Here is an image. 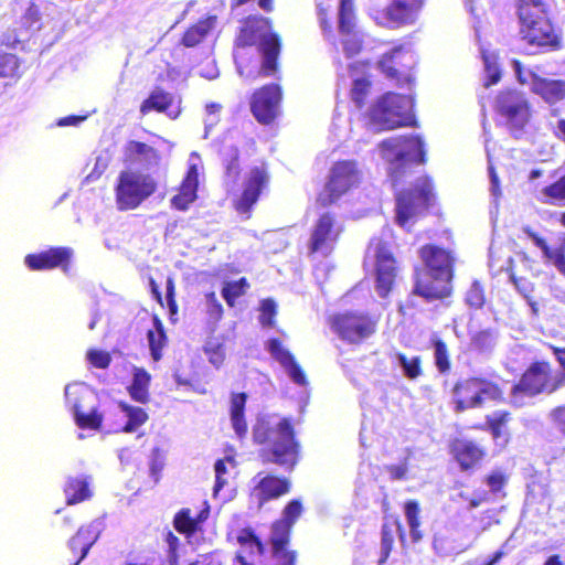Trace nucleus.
I'll return each instance as SVG.
<instances>
[{
    "mask_svg": "<svg viewBox=\"0 0 565 565\" xmlns=\"http://www.w3.org/2000/svg\"><path fill=\"white\" fill-rule=\"evenodd\" d=\"M415 65V55L404 44L394 46L384 53L379 61L380 70L398 86L413 84V68Z\"/></svg>",
    "mask_w": 565,
    "mask_h": 565,
    "instance_id": "obj_17",
    "label": "nucleus"
},
{
    "mask_svg": "<svg viewBox=\"0 0 565 565\" xmlns=\"http://www.w3.org/2000/svg\"><path fill=\"white\" fill-rule=\"evenodd\" d=\"M546 348L551 351V353L554 355L558 366L559 371L557 370V375L559 381L562 382L563 387L565 386V347H558L553 343H545Z\"/></svg>",
    "mask_w": 565,
    "mask_h": 565,
    "instance_id": "obj_60",
    "label": "nucleus"
},
{
    "mask_svg": "<svg viewBox=\"0 0 565 565\" xmlns=\"http://www.w3.org/2000/svg\"><path fill=\"white\" fill-rule=\"evenodd\" d=\"M252 435L254 444L260 446L258 457L262 463L276 465L286 471H292L298 465L301 446L291 418L282 417L278 422L259 418Z\"/></svg>",
    "mask_w": 565,
    "mask_h": 565,
    "instance_id": "obj_2",
    "label": "nucleus"
},
{
    "mask_svg": "<svg viewBox=\"0 0 565 565\" xmlns=\"http://www.w3.org/2000/svg\"><path fill=\"white\" fill-rule=\"evenodd\" d=\"M369 248L374 253L375 290L381 298H386L392 292L399 274L398 262L390 246L382 238L375 237Z\"/></svg>",
    "mask_w": 565,
    "mask_h": 565,
    "instance_id": "obj_15",
    "label": "nucleus"
},
{
    "mask_svg": "<svg viewBox=\"0 0 565 565\" xmlns=\"http://www.w3.org/2000/svg\"><path fill=\"white\" fill-rule=\"evenodd\" d=\"M543 202L548 205L565 206V171L541 190Z\"/></svg>",
    "mask_w": 565,
    "mask_h": 565,
    "instance_id": "obj_43",
    "label": "nucleus"
},
{
    "mask_svg": "<svg viewBox=\"0 0 565 565\" xmlns=\"http://www.w3.org/2000/svg\"><path fill=\"white\" fill-rule=\"evenodd\" d=\"M511 418L512 414L509 411H497L486 416L483 428L490 431L494 440H498L502 437L504 427Z\"/></svg>",
    "mask_w": 565,
    "mask_h": 565,
    "instance_id": "obj_46",
    "label": "nucleus"
},
{
    "mask_svg": "<svg viewBox=\"0 0 565 565\" xmlns=\"http://www.w3.org/2000/svg\"><path fill=\"white\" fill-rule=\"evenodd\" d=\"M147 338L152 359L159 361L162 356V349L166 347L168 338L163 323L157 316L153 317V328L148 330Z\"/></svg>",
    "mask_w": 565,
    "mask_h": 565,
    "instance_id": "obj_44",
    "label": "nucleus"
},
{
    "mask_svg": "<svg viewBox=\"0 0 565 565\" xmlns=\"http://www.w3.org/2000/svg\"><path fill=\"white\" fill-rule=\"evenodd\" d=\"M372 82L367 78H356L351 88V98L358 108H363L370 96Z\"/></svg>",
    "mask_w": 565,
    "mask_h": 565,
    "instance_id": "obj_51",
    "label": "nucleus"
},
{
    "mask_svg": "<svg viewBox=\"0 0 565 565\" xmlns=\"http://www.w3.org/2000/svg\"><path fill=\"white\" fill-rule=\"evenodd\" d=\"M396 358L407 379L415 380L423 374L422 358L419 355L408 358L405 353L399 352L396 354Z\"/></svg>",
    "mask_w": 565,
    "mask_h": 565,
    "instance_id": "obj_50",
    "label": "nucleus"
},
{
    "mask_svg": "<svg viewBox=\"0 0 565 565\" xmlns=\"http://www.w3.org/2000/svg\"><path fill=\"white\" fill-rule=\"evenodd\" d=\"M246 393H233L231 396L230 415L235 434L242 439L247 435L248 425L245 418Z\"/></svg>",
    "mask_w": 565,
    "mask_h": 565,
    "instance_id": "obj_38",
    "label": "nucleus"
},
{
    "mask_svg": "<svg viewBox=\"0 0 565 565\" xmlns=\"http://www.w3.org/2000/svg\"><path fill=\"white\" fill-rule=\"evenodd\" d=\"M531 90L546 104L555 105L565 98V79H551L535 73L531 74Z\"/></svg>",
    "mask_w": 565,
    "mask_h": 565,
    "instance_id": "obj_32",
    "label": "nucleus"
},
{
    "mask_svg": "<svg viewBox=\"0 0 565 565\" xmlns=\"http://www.w3.org/2000/svg\"><path fill=\"white\" fill-rule=\"evenodd\" d=\"M141 115H148L151 111L168 114L171 118L180 115L179 106L174 107V96L161 87H154L149 96L142 100L139 108Z\"/></svg>",
    "mask_w": 565,
    "mask_h": 565,
    "instance_id": "obj_29",
    "label": "nucleus"
},
{
    "mask_svg": "<svg viewBox=\"0 0 565 565\" xmlns=\"http://www.w3.org/2000/svg\"><path fill=\"white\" fill-rule=\"evenodd\" d=\"M259 504L277 500L291 490V481L288 477L266 473L263 476L254 488Z\"/></svg>",
    "mask_w": 565,
    "mask_h": 565,
    "instance_id": "obj_27",
    "label": "nucleus"
},
{
    "mask_svg": "<svg viewBox=\"0 0 565 565\" xmlns=\"http://www.w3.org/2000/svg\"><path fill=\"white\" fill-rule=\"evenodd\" d=\"M426 276L416 273L413 294L426 301L444 300L452 294L456 257L452 250L427 243L418 248Z\"/></svg>",
    "mask_w": 565,
    "mask_h": 565,
    "instance_id": "obj_3",
    "label": "nucleus"
},
{
    "mask_svg": "<svg viewBox=\"0 0 565 565\" xmlns=\"http://www.w3.org/2000/svg\"><path fill=\"white\" fill-rule=\"evenodd\" d=\"M338 29L342 35L350 36L343 40V50L348 57H352L362 50V40L355 35L356 13L354 0H340L338 10Z\"/></svg>",
    "mask_w": 565,
    "mask_h": 565,
    "instance_id": "obj_24",
    "label": "nucleus"
},
{
    "mask_svg": "<svg viewBox=\"0 0 565 565\" xmlns=\"http://www.w3.org/2000/svg\"><path fill=\"white\" fill-rule=\"evenodd\" d=\"M204 352L209 358V361L215 366L221 365L225 359V350L222 343L209 340L204 345Z\"/></svg>",
    "mask_w": 565,
    "mask_h": 565,
    "instance_id": "obj_58",
    "label": "nucleus"
},
{
    "mask_svg": "<svg viewBox=\"0 0 565 565\" xmlns=\"http://www.w3.org/2000/svg\"><path fill=\"white\" fill-rule=\"evenodd\" d=\"M266 347L270 355L286 370L294 383L301 386L308 384L305 371L296 361L294 354L284 348L278 338L269 339Z\"/></svg>",
    "mask_w": 565,
    "mask_h": 565,
    "instance_id": "obj_25",
    "label": "nucleus"
},
{
    "mask_svg": "<svg viewBox=\"0 0 565 565\" xmlns=\"http://www.w3.org/2000/svg\"><path fill=\"white\" fill-rule=\"evenodd\" d=\"M248 288L249 282L245 277L234 281H226L222 288V297L228 307H234L236 299L244 296Z\"/></svg>",
    "mask_w": 565,
    "mask_h": 565,
    "instance_id": "obj_47",
    "label": "nucleus"
},
{
    "mask_svg": "<svg viewBox=\"0 0 565 565\" xmlns=\"http://www.w3.org/2000/svg\"><path fill=\"white\" fill-rule=\"evenodd\" d=\"M379 149L388 163V175L394 184L406 177L413 166L426 163L425 143L417 135L394 136L382 140Z\"/></svg>",
    "mask_w": 565,
    "mask_h": 565,
    "instance_id": "obj_5",
    "label": "nucleus"
},
{
    "mask_svg": "<svg viewBox=\"0 0 565 565\" xmlns=\"http://www.w3.org/2000/svg\"><path fill=\"white\" fill-rule=\"evenodd\" d=\"M20 62L17 55L0 52V77H14L19 73Z\"/></svg>",
    "mask_w": 565,
    "mask_h": 565,
    "instance_id": "obj_52",
    "label": "nucleus"
},
{
    "mask_svg": "<svg viewBox=\"0 0 565 565\" xmlns=\"http://www.w3.org/2000/svg\"><path fill=\"white\" fill-rule=\"evenodd\" d=\"M199 171L195 164L188 168L186 173L178 188V193L171 198V206L178 211H185L198 198Z\"/></svg>",
    "mask_w": 565,
    "mask_h": 565,
    "instance_id": "obj_30",
    "label": "nucleus"
},
{
    "mask_svg": "<svg viewBox=\"0 0 565 565\" xmlns=\"http://www.w3.org/2000/svg\"><path fill=\"white\" fill-rule=\"evenodd\" d=\"M343 228L334 214L324 212L316 220L308 243L310 254H330L338 243Z\"/></svg>",
    "mask_w": 565,
    "mask_h": 565,
    "instance_id": "obj_19",
    "label": "nucleus"
},
{
    "mask_svg": "<svg viewBox=\"0 0 565 565\" xmlns=\"http://www.w3.org/2000/svg\"><path fill=\"white\" fill-rule=\"evenodd\" d=\"M516 14L519 34L525 44L540 52L562 49V32L552 21L547 0H518Z\"/></svg>",
    "mask_w": 565,
    "mask_h": 565,
    "instance_id": "obj_4",
    "label": "nucleus"
},
{
    "mask_svg": "<svg viewBox=\"0 0 565 565\" xmlns=\"http://www.w3.org/2000/svg\"><path fill=\"white\" fill-rule=\"evenodd\" d=\"M367 118L370 125L377 131L416 127L414 98L394 92L384 93L370 106Z\"/></svg>",
    "mask_w": 565,
    "mask_h": 565,
    "instance_id": "obj_6",
    "label": "nucleus"
},
{
    "mask_svg": "<svg viewBox=\"0 0 565 565\" xmlns=\"http://www.w3.org/2000/svg\"><path fill=\"white\" fill-rule=\"evenodd\" d=\"M206 301V315L211 321L214 323L222 320L224 315V309L222 303L217 300L216 294L214 291H210L205 295Z\"/></svg>",
    "mask_w": 565,
    "mask_h": 565,
    "instance_id": "obj_56",
    "label": "nucleus"
},
{
    "mask_svg": "<svg viewBox=\"0 0 565 565\" xmlns=\"http://www.w3.org/2000/svg\"><path fill=\"white\" fill-rule=\"evenodd\" d=\"M88 363L96 369H107L111 363V355L108 351L90 349L86 353Z\"/></svg>",
    "mask_w": 565,
    "mask_h": 565,
    "instance_id": "obj_57",
    "label": "nucleus"
},
{
    "mask_svg": "<svg viewBox=\"0 0 565 565\" xmlns=\"http://www.w3.org/2000/svg\"><path fill=\"white\" fill-rule=\"evenodd\" d=\"M563 388L557 370L548 360H533L511 387L512 397L553 395Z\"/></svg>",
    "mask_w": 565,
    "mask_h": 565,
    "instance_id": "obj_10",
    "label": "nucleus"
},
{
    "mask_svg": "<svg viewBox=\"0 0 565 565\" xmlns=\"http://www.w3.org/2000/svg\"><path fill=\"white\" fill-rule=\"evenodd\" d=\"M395 222L401 227H409L425 216L435 203L431 178L424 175L411 188L401 190L395 196Z\"/></svg>",
    "mask_w": 565,
    "mask_h": 565,
    "instance_id": "obj_8",
    "label": "nucleus"
},
{
    "mask_svg": "<svg viewBox=\"0 0 565 565\" xmlns=\"http://www.w3.org/2000/svg\"><path fill=\"white\" fill-rule=\"evenodd\" d=\"M508 481L509 476L500 470H493L484 477V482L493 494L502 492Z\"/></svg>",
    "mask_w": 565,
    "mask_h": 565,
    "instance_id": "obj_55",
    "label": "nucleus"
},
{
    "mask_svg": "<svg viewBox=\"0 0 565 565\" xmlns=\"http://www.w3.org/2000/svg\"><path fill=\"white\" fill-rule=\"evenodd\" d=\"M73 255L74 252L71 247H50L40 253L28 254L24 257V263L29 269L34 271L49 270L57 267L62 268L63 271H67Z\"/></svg>",
    "mask_w": 565,
    "mask_h": 565,
    "instance_id": "obj_23",
    "label": "nucleus"
},
{
    "mask_svg": "<svg viewBox=\"0 0 565 565\" xmlns=\"http://www.w3.org/2000/svg\"><path fill=\"white\" fill-rule=\"evenodd\" d=\"M92 481L89 475L68 476L63 487L66 504L74 505L89 500L93 497Z\"/></svg>",
    "mask_w": 565,
    "mask_h": 565,
    "instance_id": "obj_33",
    "label": "nucleus"
},
{
    "mask_svg": "<svg viewBox=\"0 0 565 565\" xmlns=\"http://www.w3.org/2000/svg\"><path fill=\"white\" fill-rule=\"evenodd\" d=\"M118 407L127 417V422L115 428L116 433H134L149 419L147 412L141 407L129 405L126 402H119Z\"/></svg>",
    "mask_w": 565,
    "mask_h": 565,
    "instance_id": "obj_39",
    "label": "nucleus"
},
{
    "mask_svg": "<svg viewBox=\"0 0 565 565\" xmlns=\"http://www.w3.org/2000/svg\"><path fill=\"white\" fill-rule=\"evenodd\" d=\"M73 413L75 424L81 429L98 430L102 427L103 415L99 414L97 409H92L86 414L81 411L78 405H74Z\"/></svg>",
    "mask_w": 565,
    "mask_h": 565,
    "instance_id": "obj_48",
    "label": "nucleus"
},
{
    "mask_svg": "<svg viewBox=\"0 0 565 565\" xmlns=\"http://www.w3.org/2000/svg\"><path fill=\"white\" fill-rule=\"evenodd\" d=\"M430 345L434 349V362L440 374H449L452 369L450 351L441 338L435 335L430 339Z\"/></svg>",
    "mask_w": 565,
    "mask_h": 565,
    "instance_id": "obj_45",
    "label": "nucleus"
},
{
    "mask_svg": "<svg viewBox=\"0 0 565 565\" xmlns=\"http://www.w3.org/2000/svg\"><path fill=\"white\" fill-rule=\"evenodd\" d=\"M299 499L290 500L284 508L281 518L270 524L269 545L275 565H297L298 551L290 547L294 525L302 514Z\"/></svg>",
    "mask_w": 565,
    "mask_h": 565,
    "instance_id": "obj_9",
    "label": "nucleus"
},
{
    "mask_svg": "<svg viewBox=\"0 0 565 565\" xmlns=\"http://www.w3.org/2000/svg\"><path fill=\"white\" fill-rule=\"evenodd\" d=\"M216 15H207L191 24L182 34L180 43L185 47H194L201 44L215 28Z\"/></svg>",
    "mask_w": 565,
    "mask_h": 565,
    "instance_id": "obj_34",
    "label": "nucleus"
},
{
    "mask_svg": "<svg viewBox=\"0 0 565 565\" xmlns=\"http://www.w3.org/2000/svg\"><path fill=\"white\" fill-rule=\"evenodd\" d=\"M523 233L541 249L543 257L565 277V233L559 236V244L552 247L547 239L530 226L523 227Z\"/></svg>",
    "mask_w": 565,
    "mask_h": 565,
    "instance_id": "obj_26",
    "label": "nucleus"
},
{
    "mask_svg": "<svg viewBox=\"0 0 565 565\" xmlns=\"http://www.w3.org/2000/svg\"><path fill=\"white\" fill-rule=\"evenodd\" d=\"M241 173L239 167V151L237 148H233L231 157L226 160L225 163V174L227 178L235 181Z\"/></svg>",
    "mask_w": 565,
    "mask_h": 565,
    "instance_id": "obj_61",
    "label": "nucleus"
},
{
    "mask_svg": "<svg viewBox=\"0 0 565 565\" xmlns=\"http://www.w3.org/2000/svg\"><path fill=\"white\" fill-rule=\"evenodd\" d=\"M520 264L515 265L512 258L508 260L507 271L511 282L516 290L523 296L527 297L533 294L535 285L532 281L542 273L539 260L532 258L527 253H519Z\"/></svg>",
    "mask_w": 565,
    "mask_h": 565,
    "instance_id": "obj_22",
    "label": "nucleus"
},
{
    "mask_svg": "<svg viewBox=\"0 0 565 565\" xmlns=\"http://www.w3.org/2000/svg\"><path fill=\"white\" fill-rule=\"evenodd\" d=\"M550 417L565 437V404L554 407L550 413Z\"/></svg>",
    "mask_w": 565,
    "mask_h": 565,
    "instance_id": "obj_64",
    "label": "nucleus"
},
{
    "mask_svg": "<svg viewBox=\"0 0 565 565\" xmlns=\"http://www.w3.org/2000/svg\"><path fill=\"white\" fill-rule=\"evenodd\" d=\"M482 61L486 72L484 87H490L498 84L501 79V70L499 66L498 56L494 53L483 51Z\"/></svg>",
    "mask_w": 565,
    "mask_h": 565,
    "instance_id": "obj_49",
    "label": "nucleus"
},
{
    "mask_svg": "<svg viewBox=\"0 0 565 565\" xmlns=\"http://www.w3.org/2000/svg\"><path fill=\"white\" fill-rule=\"evenodd\" d=\"M150 374L143 369H136L131 384L127 387L130 397L138 403L147 404L150 401Z\"/></svg>",
    "mask_w": 565,
    "mask_h": 565,
    "instance_id": "obj_40",
    "label": "nucleus"
},
{
    "mask_svg": "<svg viewBox=\"0 0 565 565\" xmlns=\"http://www.w3.org/2000/svg\"><path fill=\"white\" fill-rule=\"evenodd\" d=\"M412 455V450L407 449V457L398 465H388L385 470L388 472L390 480L399 481L405 480L408 477V463L407 459Z\"/></svg>",
    "mask_w": 565,
    "mask_h": 565,
    "instance_id": "obj_59",
    "label": "nucleus"
},
{
    "mask_svg": "<svg viewBox=\"0 0 565 565\" xmlns=\"http://www.w3.org/2000/svg\"><path fill=\"white\" fill-rule=\"evenodd\" d=\"M157 182L150 175L134 170H124L115 185L116 205L119 211L135 210L157 191Z\"/></svg>",
    "mask_w": 565,
    "mask_h": 565,
    "instance_id": "obj_13",
    "label": "nucleus"
},
{
    "mask_svg": "<svg viewBox=\"0 0 565 565\" xmlns=\"http://www.w3.org/2000/svg\"><path fill=\"white\" fill-rule=\"evenodd\" d=\"M268 183L269 172L267 166L253 167L244 180L242 194L233 202L235 211L239 214H248Z\"/></svg>",
    "mask_w": 565,
    "mask_h": 565,
    "instance_id": "obj_21",
    "label": "nucleus"
},
{
    "mask_svg": "<svg viewBox=\"0 0 565 565\" xmlns=\"http://www.w3.org/2000/svg\"><path fill=\"white\" fill-rule=\"evenodd\" d=\"M282 87L277 83H267L256 88L249 97V109L260 125H271L281 114Z\"/></svg>",
    "mask_w": 565,
    "mask_h": 565,
    "instance_id": "obj_16",
    "label": "nucleus"
},
{
    "mask_svg": "<svg viewBox=\"0 0 565 565\" xmlns=\"http://www.w3.org/2000/svg\"><path fill=\"white\" fill-rule=\"evenodd\" d=\"M96 540L97 534L90 526H81L68 542L70 548L75 558L71 565H78L86 557Z\"/></svg>",
    "mask_w": 565,
    "mask_h": 565,
    "instance_id": "obj_36",
    "label": "nucleus"
},
{
    "mask_svg": "<svg viewBox=\"0 0 565 565\" xmlns=\"http://www.w3.org/2000/svg\"><path fill=\"white\" fill-rule=\"evenodd\" d=\"M497 331L492 328L476 331L470 337L469 348L478 354H488L497 345Z\"/></svg>",
    "mask_w": 565,
    "mask_h": 565,
    "instance_id": "obj_42",
    "label": "nucleus"
},
{
    "mask_svg": "<svg viewBox=\"0 0 565 565\" xmlns=\"http://www.w3.org/2000/svg\"><path fill=\"white\" fill-rule=\"evenodd\" d=\"M271 29V20L260 14H249L241 20L233 56L242 78L255 82L276 77L279 73L281 39Z\"/></svg>",
    "mask_w": 565,
    "mask_h": 565,
    "instance_id": "obj_1",
    "label": "nucleus"
},
{
    "mask_svg": "<svg viewBox=\"0 0 565 565\" xmlns=\"http://www.w3.org/2000/svg\"><path fill=\"white\" fill-rule=\"evenodd\" d=\"M362 178L363 173L356 160L333 162L323 189L317 194L316 204L321 209L335 204L343 195L356 189Z\"/></svg>",
    "mask_w": 565,
    "mask_h": 565,
    "instance_id": "obj_12",
    "label": "nucleus"
},
{
    "mask_svg": "<svg viewBox=\"0 0 565 565\" xmlns=\"http://www.w3.org/2000/svg\"><path fill=\"white\" fill-rule=\"evenodd\" d=\"M210 514V508L206 505L195 515H191V510L183 508L178 511L173 518V526L177 532L191 536L200 529V524L204 522Z\"/></svg>",
    "mask_w": 565,
    "mask_h": 565,
    "instance_id": "obj_35",
    "label": "nucleus"
},
{
    "mask_svg": "<svg viewBox=\"0 0 565 565\" xmlns=\"http://www.w3.org/2000/svg\"><path fill=\"white\" fill-rule=\"evenodd\" d=\"M493 110L500 125L516 139L526 132L533 117V108L529 97L518 88H504L498 92Z\"/></svg>",
    "mask_w": 565,
    "mask_h": 565,
    "instance_id": "obj_7",
    "label": "nucleus"
},
{
    "mask_svg": "<svg viewBox=\"0 0 565 565\" xmlns=\"http://www.w3.org/2000/svg\"><path fill=\"white\" fill-rule=\"evenodd\" d=\"M398 535V540L401 545L405 547L406 544V533L405 529L398 516H388L384 519V522L381 526V551L380 558L377 563L380 565L384 564L390 557L391 552L394 547L395 535Z\"/></svg>",
    "mask_w": 565,
    "mask_h": 565,
    "instance_id": "obj_28",
    "label": "nucleus"
},
{
    "mask_svg": "<svg viewBox=\"0 0 565 565\" xmlns=\"http://www.w3.org/2000/svg\"><path fill=\"white\" fill-rule=\"evenodd\" d=\"M236 542L242 547L235 554V561L241 565H256L254 562L248 561L247 556L263 555L265 545L262 540L256 535L252 527H243L236 532Z\"/></svg>",
    "mask_w": 565,
    "mask_h": 565,
    "instance_id": "obj_31",
    "label": "nucleus"
},
{
    "mask_svg": "<svg viewBox=\"0 0 565 565\" xmlns=\"http://www.w3.org/2000/svg\"><path fill=\"white\" fill-rule=\"evenodd\" d=\"M466 302L473 309H480L486 303L484 287L479 281H473L467 290Z\"/></svg>",
    "mask_w": 565,
    "mask_h": 565,
    "instance_id": "obj_53",
    "label": "nucleus"
},
{
    "mask_svg": "<svg viewBox=\"0 0 565 565\" xmlns=\"http://www.w3.org/2000/svg\"><path fill=\"white\" fill-rule=\"evenodd\" d=\"M449 454L461 472L479 469L488 458V448L469 438H454L449 443Z\"/></svg>",
    "mask_w": 565,
    "mask_h": 565,
    "instance_id": "obj_20",
    "label": "nucleus"
},
{
    "mask_svg": "<svg viewBox=\"0 0 565 565\" xmlns=\"http://www.w3.org/2000/svg\"><path fill=\"white\" fill-rule=\"evenodd\" d=\"M166 542L168 544V559L169 565H179V554L178 548L180 544V540L175 536L171 531L166 534Z\"/></svg>",
    "mask_w": 565,
    "mask_h": 565,
    "instance_id": "obj_63",
    "label": "nucleus"
},
{
    "mask_svg": "<svg viewBox=\"0 0 565 565\" xmlns=\"http://www.w3.org/2000/svg\"><path fill=\"white\" fill-rule=\"evenodd\" d=\"M420 505L416 500H407L404 503V513L409 527V536L413 544L420 542L424 537V533L420 530Z\"/></svg>",
    "mask_w": 565,
    "mask_h": 565,
    "instance_id": "obj_41",
    "label": "nucleus"
},
{
    "mask_svg": "<svg viewBox=\"0 0 565 565\" xmlns=\"http://www.w3.org/2000/svg\"><path fill=\"white\" fill-rule=\"evenodd\" d=\"M277 315V305L270 299H264L260 302L259 322L263 327L273 328L275 326V317Z\"/></svg>",
    "mask_w": 565,
    "mask_h": 565,
    "instance_id": "obj_54",
    "label": "nucleus"
},
{
    "mask_svg": "<svg viewBox=\"0 0 565 565\" xmlns=\"http://www.w3.org/2000/svg\"><path fill=\"white\" fill-rule=\"evenodd\" d=\"M486 399L502 402L504 393L499 383L483 376L459 379L451 388V402L456 413L479 408Z\"/></svg>",
    "mask_w": 565,
    "mask_h": 565,
    "instance_id": "obj_11",
    "label": "nucleus"
},
{
    "mask_svg": "<svg viewBox=\"0 0 565 565\" xmlns=\"http://www.w3.org/2000/svg\"><path fill=\"white\" fill-rule=\"evenodd\" d=\"M232 458L226 457L216 460L214 465L215 469V484H214V493L216 494L225 484L226 480L223 478V476L227 472L226 468V461H231Z\"/></svg>",
    "mask_w": 565,
    "mask_h": 565,
    "instance_id": "obj_62",
    "label": "nucleus"
},
{
    "mask_svg": "<svg viewBox=\"0 0 565 565\" xmlns=\"http://www.w3.org/2000/svg\"><path fill=\"white\" fill-rule=\"evenodd\" d=\"M330 329L349 344H361L375 334L379 318L363 311H343L328 318Z\"/></svg>",
    "mask_w": 565,
    "mask_h": 565,
    "instance_id": "obj_14",
    "label": "nucleus"
},
{
    "mask_svg": "<svg viewBox=\"0 0 565 565\" xmlns=\"http://www.w3.org/2000/svg\"><path fill=\"white\" fill-rule=\"evenodd\" d=\"M422 11L399 0H390L384 6H373L370 15L376 25L390 30H396L415 24Z\"/></svg>",
    "mask_w": 565,
    "mask_h": 565,
    "instance_id": "obj_18",
    "label": "nucleus"
},
{
    "mask_svg": "<svg viewBox=\"0 0 565 565\" xmlns=\"http://www.w3.org/2000/svg\"><path fill=\"white\" fill-rule=\"evenodd\" d=\"M126 152L129 159L139 160L147 168L159 166L162 160L158 149L138 140L128 141Z\"/></svg>",
    "mask_w": 565,
    "mask_h": 565,
    "instance_id": "obj_37",
    "label": "nucleus"
}]
</instances>
